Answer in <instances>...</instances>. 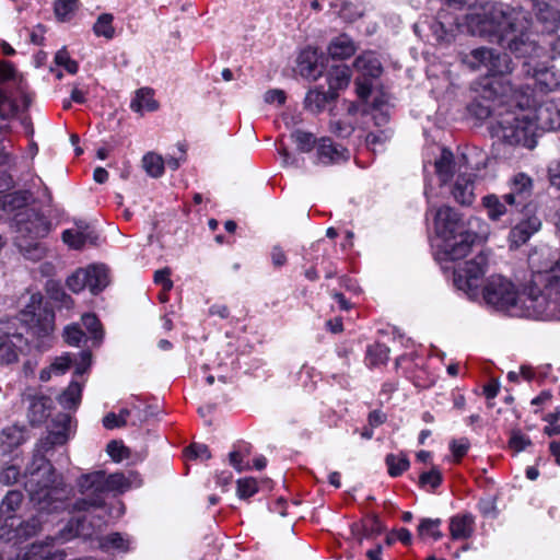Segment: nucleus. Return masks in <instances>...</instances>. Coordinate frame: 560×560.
<instances>
[{"mask_svg": "<svg viewBox=\"0 0 560 560\" xmlns=\"http://www.w3.org/2000/svg\"><path fill=\"white\" fill-rule=\"evenodd\" d=\"M509 243L511 249H517L525 244V218L524 214L518 215L516 224L511 229L509 234Z\"/></svg>", "mask_w": 560, "mask_h": 560, "instance_id": "nucleus-39", "label": "nucleus"}, {"mask_svg": "<svg viewBox=\"0 0 560 560\" xmlns=\"http://www.w3.org/2000/svg\"><path fill=\"white\" fill-rule=\"evenodd\" d=\"M59 421L62 423V429L58 431H51L48 434L46 439V444H48L49 446L62 445L69 439V425L71 422L70 417L68 415H61Z\"/></svg>", "mask_w": 560, "mask_h": 560, "instance_id": "nucleus-36", "label": "nucleus"}, {"mask_svg": "<svg viewBox=\"0 0 560 560\" xmlns=\"http://www.w3.org/2000/svg\"><path fill=\"white\" fill-rule=\"evenodd\" d=\"M385 463L388 468V474L392 477L400 476L410 466L409 459L404 453H399L398 455L388 454L385 458Z\"/></svg>", "mask_w": 560, "mask_h": 560, "instance_id": "nucleus-34", "label": "nucleus"}, {"mask_svg": "<svg viewBox=\"0 0 560 560\" xmlns=\"http://www.w3.org/2000/svg\"><path fill=\"white\" fill-rule=\"evenodd\" d=\"M527 317H534L536 319H547L555 315L556 311H559V306H556L549 296L545 293L541 287H535L533 283L527 287Z\"/></svg>", "mask_w": 560, "mask_h": 560, "instance_id": "nucleus-16", "label": "nucleus"}, {"mask_svg": "<svg viewBox=\"0 0 560 560\" xmlns=\"http://www.w3.org/2000/svg\"><path fill=\"white\" fill-rule=\"evenodd\" d=\"M389 138L390 133L388 130H380L377 132L368 133L365 141L368 145H376L385 143Z\"/></svg>", "mask_w": 560, "mask_h": 560, "instance_id": "nucleus-60", "label": "nucleus"}, {"mask_svg": "<svg viewBox=\"0 0 560 560\" xmlns=\"http://www.w3.org/2000/svg\"><path fill=\"white\" fill-rule=\"evenodd\" d=\"M485 301L493 307L522 316V307L517 306L518 293L515 285L504 277L492 276L483 288Z\"/></svg>", "mask_w": 560, "mask_h": 560, "instance_id": "nucleus-10", "label": "nucleus"}, {"mask_svg": "<svg viewBox=\"0 0 560 560\" xmlns=\"http://www.w3.org/2000/svg\"><path fill=\"white\" fill-rule=\"evenodd\" d=\"M509 447L516 454L525 448V440L521 430H515L512 432L509 441Z\"/></svg>", "mask_w": 560, "mask_h": 560, "instance_id": "nucleus-62", "label": "nucleus"}, {"mask_svg": "<svg viewBox=\"0 0 560 560\" xmlns=\"http://www.w3.org/2000/svg\"><path fill=\"white\" fill-rule=\"evenodd\" d=\"M32 195L28 191H13L0 196V209L5 212H20L26 209Z\"/></svg>", "mask_w": 560, "mask_h": 560, "instance_id": "nucleus-27", "label": "nucleus"}, {"mask_svg": "<svg viewBox=\"0 0 560 560\" xmlns=\"http://www.w3.org/2000/svg\"><path fill=\"white\" fill-rule=\"evenodd\" d=\"M471 35L497 43L513 54L524 52L525 13L505 3H486L466 15Z\"/></svg>", "mask_w": 560, "mask_h": 560, "instance_id": "nucleus-2", "label": "nucleus"}, {"mask_svg": "<svg viewBox=\"0 0 560 560\" xmlns=\"http://www.w3.org/2000/svg\"><path fill=\"white\" fill-rule=\"evenodd\" d=\"M463 62L471 69L485 68L489 74L511 73L512 62L508 55L499 54L492 48L479 47L465 55Z\"/></svg>", "mask_w": 560, "mask_h": 560, "instance_id": "nucleus-11", "label": "nucleus"}, {"mask_svg": "<svg viewBox=\"0 0 560 560\" xmlns=\"http://www.w3.org/2000/svg\"><path fill=\"white\" fill-rule=\"evenodd\" d=\"M510 191L499 197L490 194L482 198V206L491 221H500L504 215H522L525 210V173L514 175L509 182Z\"/></svg>", "mask_w": 560, "mask_h": 560, "instance_id": "nucleus-7", "label": "nucleus"}, {"mask_svg": "<svg viewBox=\"0 0 560 560\" xmlns=\"http://www.w3.org/2000/svg\"><path fill=\"white\" fill-rule=\"evenodd\" d=\"M89 267L80 268L75 270L71 276L67 279V287L73 292L79 293L89 285Z\"/></svg>", "mask_w": 560, "mask_h": 560, "instance_id": "nucleus-37", "label": "nucleus"}, {"mask_svg": "<svg viewBox=\"0 0 560 560\" xmlns=\"http://www.w3.org/2000/svg\"><path fill=\"white\" fill-rule=\"evenodd\" d=\"M55 314L43 306L40 294H32L30 303L18 317L0 319V363L12 364L28 347L24 330L32 334L34 346L44 350L51 345Z\"/></svg>", "mask_w": 560, "mask_h": 560, "instance_id": "nucleus-1", "label": "nucleus"}, {"mask_svg": "<svg viewBox=\"0 0 560 560\" xmlns=\"http://www.w3.org/2000/svg\"><path fill=\"white\" fill-rule=\"evenodd\" d=\"M533 58L527 61V67L533 69L532 80L533 86L535 90L546 93L549 91H553L558 86H560V75L552 69V67L547 66L545 62L541 67H537L533 65Z\"/></svg>", "mask_w": 560, "mask_h": 560, "instance_id": "nucleus-20", "label": "nucleus"}, {"mask_svg": "<svg viewBox=\"0 0 560 560\" xmlns=\"http://www.w3.org/2000/svg\"><path fill=\"white\" fill-rule=\"evenodd\" d=\"M85 335L78 325H70L65 328L63 338L70 346H79Z\"/></svg>", "mask_w": 560, "mask_h": 560, "instance_id": "nucleus-52", "label": "nucleus"}, {"mask_svg": "<svg viewBox=\"0 0 560 560\" xmlns=\"http://www.w3.org/2000/svg\"><path fill=\"white\" fill-rule=\"evenodd\" d=\"M77 9L78 0H56L54 7L56 18L61 22L68 21Z\"/></svg>", "mask_w": 560, "mask_h": 560, "instance_id": "nucleus-40", "label": "nucleus"}, {"mask_svg": "<svg viewBox=\"0 0 560 560\" xmlns=\"http://www.w3.org/2000/svg\"><path fill=\"white\" fill-rule=\"evenodd\" d=\"M130 416L129 409H121L119 413L109 412L103 418V425L113 430L115 428L125 427L127 424V418Z\"/></svg>", "mask_w": 560, "mask_h": 560, "instance_id": "nucleus-42", "label": "nucleus"}, {"mask_svg": "<svg viewBox=\"0 0 560 560\" xmlns=\"http://www.w3.org/2000/svg\"><path fill=\"white\" fill-rule=\"evenodd\" d=\"M52 229L51 221L34 208H26L14 214L13 244L27 260L39 261L48 253L42 242Z\"/></svg>", "mask_w": 560, "mask_h": 560, "instance_id": "nucleus-4", "label": "nucleus"}, {"mask_svg": "<svg viewBox=\"0 0 560 560\" xmlns=\"http://www.w3.org/2000/svg\"><path fill=\"white\" fill-rule=\"evenodd\" d=\"M490 234L489 224L477 217H471L465 222L464 238H460L459 243H454L452 254L455 258L465 257L474 243L486 241Z\"/></svg>", "mask_w": 560, "mask_h": 560, "instance_id": "nucleus-13", "label": "nucleus"}, {"mask_svg": "<svg viewBox=\"0 0 560 560\" xmlns=\"http://www.w3.org/2000/svg\"><path fill=\"white\" fill-rule=\"evenodd\" d=\"M292 138L296 143L298 150L301 152H310L314 148L315 138L310 132L296 130L292 133Z\"/></svg>", "mask_w": 560, "mask_h": 560, "instance_id": "nucleus-44", "label": "nucleus"}, {"mask_svg": "<svg viewBox=\"0 0 560 560\" xmlns=\"http://www.w3.org/2000/svg\"><path fill=\"white\" fill-rule=\"evenodd\" d=\"M334 98L330 97V91H324V90H311L306 94L305 97V106L314 113H318L323 110L326 106V104Z\"/></svg>", "mask_w": 560, "mask_h": 560, "instance_id": "nucleus-33", "label": "nucleus"}, {"mask_svg": "<svg viewBox=\"0 0 560 560\" xmlns=\"http://www.w3.org/2000/svg\"><path fill=\"white\" fill-rule=\"evenodd\" d=\"M468 448L469 442L467 439L454 440L451 443V450L457 459L462 458L467 453Z\"/></svg>", "mask_w": 560, "mask_h": 560, "instance_id": "nucleus-63", "label": "nucleus"}, {"mask_svg": "<svg viewBox=\"0 0 560 560\" xmlns=\"http://www.w3.org/2000/svg\"><path fill=\"white\" fill-rule=\"evenodd\" d=\"M18 105L0 90V118L9 119L16 115Z\"/></svg>", "mask_w": 560, "mask_h": 560, "instance_id": "nucleus-45", "label": "nucleus"}, {"mask_svg": "<svg viewBox=\"0 0 560 560\" xmlns=\"http://www.w3.org/2000/svg\"><path fill=\"white\" fill-rule=\"evenodd\" d=\"M82 323L95 340L100 341L103 338L100 320L94 314H84L82 316Z\"/></svg>", "mask_w": 560, "mask_h": 560, "instance_id": "nucleus-48", "label": "nucleus"}, {"mask_svg": "<svg viewBox=\"0 0 560 560\" xmlns=\"http://www.w3.org/2000/svg\"><path fill=\"white\" fill-rule=\"evenodd\" d=\"M55 61L58 66L65 67V69L71 74H74L78 72V69H79L78 62L70 58L66 48L60 49L56 54Z\"/></svg>", "mask_w": 560, "mask_h": 560, "instance_id": "nucleus-50", "label": "nucleus"}, {"mask_svg": "<svg viewBox=\"0 0 560 560\" xmlns=\"http://www.w3.org/2000/svg\"><path fill=\"white\" fill-rule=\"evenodd\" d=\"M465 222L459 213L448 206H443L435 210L434 230L439 237L442 238V248L451 260H457L452 254L454 243H459L464 238Z\"/></svg>", "mask_w": 560, "mask_h": 560, "instance_id": "nucleus-9", "label": "nucleus"}, {"mask_svg": "<svg viewBox=\"0 0 560 560\" xmlns=\"http://www.w3.org/2000/svg\"><path fill=\"white\" fill-rule=\"evenodd\" d=\"M317 158L323 164L338 163L349 159V151L335 145L329 138H322L317 147Z\"/></svg>", "mask_w": 560, "mask_h": 560, "instance_id": "nucleus-22", "label": "nucleus"}, {"mask_svg": "<svg viewBox=\"0 0 560 560\" xmlns=\"http://www.w3.org/2000/svg\"><path fill=\"white\" fill-rule=\"evenodd\" d=\"M355 70L365 78H377L382 73V65L376 55L366 51L355 58L353 63Z\"/></svg>", "mask_w": 560, "mask_h": 560, "instance_id": "nucleus-24", "label": "nucleus"}, {"mask_svg": "<svg viewBox=\"0 0 560 560\" xmlns=\"http://www.w3.org/2000/svg\"><path fill=\"white\" fill-rule=\"evenodd\" d=\"M104 547H113L119 550H127V541L119 533H113L106 536L103 540Z\"/></svg>", "mask_w": 560, "mask_h": 560, "instance_id": "nucleus-54", "label": "nucleus"}, {"mask_svg": "<svg viewBox=\"0 0 560 560\" xmlns=\"http://www.w3.org/2000/svg\"><path fill=\"white\" fill-rule=\"evenodd\" d=\"M93 529L86 526V517L70 520L57 535L47 536L45 540L33 542L23 555L16 560H66V553L62 550H52L56 544H63L74 537L82 536L84 538L93 535Z\"/></svg>", "mask_w": 560, "mask_h": 560, "instance_id": "nucleus-6", "label": "nucleus"}, {"mask_svg": "<svg viewBox=\"0 0 560 560\" xmlns=\"http://www.w3.org/2000/svg\"><path fill=\"white\" fill-rule=\"evenodd\" d=\"M142 166L151 177H160L164 172V161L161 155L150 152L142 158Z\"/></svg>", "mask_w": 560, "mask_h": 560, "instance_id": "nucleus-35", "label": "nucleus"}, {"mask_svg": "<svg viewBox=\"0 0 560 560\" xmlns=\"http://www.w3.org/2000/svg\"><path fill=\"white\" fill-rule=\"evenodd\" d=\"M534 11L541 31L555 34L560 27V0H534Z\"/></svg>", "mask_w": 560, "mask_h": 560, "instance_id": "nucleus-15", "label": "nucleus"}, {"mask_svg": "<svg viewBox=\"0 0 560 560\" xmlns=\"http://www.w3.org/2000/svg\"><path fill=\"white\" fill-rule=\"evenodd\" d=\"M49 416V399L46 397H34L28 406L27 417L32 424L42 423Z\"/></svg>", "mask_w": 560, "mask_h": 560, "instance_id": "nucleus-31", "label": "nucleus"}, {"mask_svg": "<svg viewBox=\"0 0 560 560\" xmlns=\"http://www.w3.org/2000/svg\"><path fill=\"white\" fill-rule=\"evenodd\" d=\"M442 481V476L440 471L435 468L431 469L428 472H423L420 476L421 485H430L433 489L439 487Z\"/></svg>", "mask_w": 560, "mask_h": 560, "instance_id": "nucleus-56", "label": "nucleus"}, {"mask_svg": "<svg viewBox=\"0 0 560 560\" xmlns=\"http://www.w3.org/2000/svg\"><path fill=\"white\" fill-rule=\"evenodd\" d=\"M355 51L357 46L354 42L346 34L334 38L328 46V52L334 59L350 58Z\"/></svg>", "mask_w": 560, "mask_h": 560, "instance_id": "nucleus-26", "label": "nucleus"}, {"mask_svg": "<svg viewBox=\"0 0 560 560\" xmlns=\"http://www.w3.org/2000/svg\"><path fill=\"white\" fill-rule=\"evenodd\" d=\"M265 101L269 104L278 103L281 105L285 101V94L282 90H269L265 94Z\"/></svg>", "mask_w": 560, "mask_h": 560, "instance_id": "nucleus-64", "label": "nucleus"}, {"mask_svg": "<svg viewBox=\"0 0 560 560\" xmlns=\"http://www.w3.org/2000/svg\"><path fill=\"white\" fill-rule=\"evenodd\" d=\"M62 242L71 249H81L86 244L95 245L97 234L93 226L83 220L74 222V226L65 230L61 235Z\"/></svg>", "mask_w": 560, "mask_h": 560, "instance_id": "nucleus-17", "label": "nucleus"}, {"mask_svg": "<svg viewBox=\"0 0 560 560\" xmlns=\"http://www.w3.org/2000/svg\"><path fill=\"white\" fill-rule=\"evenodd\" d=\"M22 501L23 494L21 491H9L0 504V517L5 520L12 518L14 513L19 510Z\"/></svg>", "mask_w": 560, "mask_h": 560, "instance_id": "nucleus-32", "label": "nucleus"}, {"mask_svg": "<svg viewBox=\"0 0 560 560\" xmlns=\"http://www.w3.org/2000/svg\"><path fill=\"white\" fill-rule=\"evenodd\" d=\"M113 15L109 13L101 14L94 26L93 31L96 36H104L107 39H112L115 35V28L113 27Z\"/></svg>", "mask_w": 560, "mask_h": 560, "instance_id": "nucleus-38", "label": "nucleus"}, {"mask_svg": "<svg viewBox=\"0 0 560 560\" xmlns=\"http://www.w3.org/2000/svg\"><path fill=\"white\" fill-rule=\"evenodd\" d=\"M368 355L371 364L377 365L388 360L389 349L382 343H375L368 349Z\"/></svg>", "mask_w": 560, "mask_h": 560, "instance_id": "nucleus-43", "label": "nucleus"}, {"mask_svg": "<svg viewBox=\"0 0 560 560\" xmlns=\"http://www.w3.org/2000/svg\"><path fill=\"white\" fill-rule=\"evenodd\" d=\"M499 135L509 145H518L525 139V110L521 105L500 114Z\"/></svg>", "mask_w": 560, "mask_h": 560, "instance_id": "nucleus-12", "label": "nucleus"}, {"mask_svg": "<svg viewBox=\"0 0 560 560\" xmlns=\"http://www.w3.org/2000/svg\"><path fill=\"white\" fill-rule=\"evenodd\" d=\"M82 385L78 382H71L69 386L59 395L58 401L63 409H77L81 402Z\"/></svg>", "mask_w": 560, "mask_h": 560, "instance_id": "nucleus-28", "label": "nucleus"}, {"mask_svg": "<svg viewBox=\"0 0 560 560\" xmlns=\"http://www.w3.org/2000/svg\"><path fill=\"white\" fill-rule=\"evenodd\" d=\"M560 129V100L542 96L527 103V135L538 137L540 133Z\"/></svg>", "mask_w": 560, "mask_h": 560, "instance_id": "nucleus-8", "label": "nucleus"}, {"mask_svg": "<svg viewBox=\"0 0 560 560\" xmlns=\"http://www.w3.org/2000/svg\"><path fill=\"white\" fill-rule=\"evenodd\" d=\"M257 492V482L254 478H243L237 481V494L245 499Z\"/></svg>", "mask_w": 560, "mask_h": 560, "instance_id": "nucleus-51", "label": "nucleus"}, {"mask_svg": "<svg viewBox=\"0 0 560 560\" xmlns=\"http://www.w3.org/2000/svg\"><path fill=\"white\" fill-rule=\"evenodd\" d=\"M133 472H114L107 475L104 470H96L82 475L77 486L81 494L86 498L78 500L73 508L77 511H85L90 508H101L104 504L102 494L113 493L115 495L128 491L132 487Z\"/></svg>", "mask_w": 560, "mask_h": 560, "instance_id": "nucleus-5", "label": "nucleus"}, {"mask_svg": "<svg viewBox=\"0 0 560 560\" xmlns=\"http://www.w3.org/2000/svg\"><path fill=\"white\" fill-rule=\"evenodd\" d=\"M299 69L302 75L316 79L319 74L316 65L312 61L310 54H302L299 57Z\"/></svg>", "mask_w": 560, "mask_h": 560, "instance_id": "nucleus-46", "label": "nucleus"}, {"mask_svg": "<svg viewBox=\"0 0 560 560\" xmlns=\"http://www.w3.org/2000/svg\"><path fill=\"white\" fill-rule=\"evenodd\" d=\"M89 272L90 277L88 289L91 293L97 294L108 284L107 269L103 265H93L89 267Z\"/></svg>", "mask_w": 560, "mask_h": 560, "instance_id": "nucleus-29", "label": "nucleus"}, {"mask_svg": "<svg viewBox=\"0 0 560 560\" xmlns=\"http://www.w3.org/2000/svg\"><path fill=\"white\" fill-rule=\"evenodd\" d=\"M25 489L31 501L37 506L38 513L25 521L18 528L20 537L28 538L43 530L46 516L63 509V502L57 500L52 488L55 469L40 453H35L25 471Z\"/></svg>", "mask_w": 560, "mask_h": 560, "instance_id": "nucleus-3", "label": "nucleus"}, {"mask_svg": "<svg viewBox=\"0 0 560 560\" xmlns=\"http://www.w3.org/2000/svg\"><path fill=\"white\" fill-rule=\"evenodd\" d=\"M372 78L360 77L355 80L357 93L361 100H366L371 94Z\"/></svg>", "mask_w": 560, "mask_h": 560, "instance_id": "nucleus-58", "label": "nucleus"}, {"mask_svg": "<svg viewBox=\"0 0 560 560\" xmlns=\"http://www.w3.org/2000/svg\"><path fill=\"white\" fill-rule=\"evenodd\" d=\"M467 164L466 154H460L455 160L454 154L448 149L443 148L440 158L434 162V167L441 183L446 184L453 177L455 167L460 173L463 167L467 168Z\"/></svg>", "mask_w": 560, "mask_h": 560, "instance_id": "nucleus-19", "label": "nucleus"}, {"mask_svg": "<svg viewBox=\"0 0 560 560\" xmlns=\"http://www.w3.org/2000/svg\"><path fill=\"white\" fill-rule=\"evenodd\" d=\"M338 15L347 21H354L361 15V12L352 3L341 2Z\"/></svg>", "mask_w": 560, "mask_h": 560, "instance_id": "nucleus-57", "label": "nucleus"}, {"mask_svg": "<svg viewBox=\"0 0 560 560\" xmlns=\"http://www.w3.org/2000/svg\"><path fill=\"white\" fill-rule=\"evenodd\" d=\"M532 282L535 287H541L550 301L559 306L560 311V262L549 270L534 271Z\"/></svg>", "mask_w": 560, "mask_h": 560, "instance_id": "nucleus-18", "label": "nucleus"}, {"mask_svg": "<svg viewBox=\"0 0 560 560\" xmlns=\"http://www.w3.org/2000/svg\"><path fill=\"white\" fill-rule=\"evenodd\" d=\"M20 477V467L16 465H7L0 470V483L4 486H10L18 482Z\"/></svg>", "mask_w": 560, "mask_h": 560, "instance_id": "nucleus-47", "label": "nucleus"}, {"mask_svg": "<svg viewBox=\"0 0 560 560\" xmlns=\"http://www.w3.org/2000/svg\"><path fill=\"white\" fill-rule=\"evenodd\" d=\"M130 107L137 113L153 112L158 108V103L153 98V92L150 89H140L137 91L135 98L131 101Z\"/></svg>", "mask_w": 560, "mask_h": 560, "instance_id": "nucleus-30", "label": "nucleus"}, {"mask_svg": "<svg viewBox=\"0 0 560 560\" xmlns=\"http://www.w3.org/2000/svg\"><path fill=\"white\" fill-rule=\"evenodd\" d=\"M171 269L165 267L156 270L154 273V282L161 284L164 291H170L173 288V281L170 279Z\"/></svg>", "mask_w": 560, "mask_h": 560, "instance_id": "nucleus-55", "label": "nucleus"}, {"mask_svg": "<svg viewBox=\"0 0 560 560\" xmlns=\"http://www.w3.org/2000/svg\"><path fill=\"white\" fill-rule=\"evenodd\" d=\"M474 517L470 514L455 515L450 521V533L454 540L468 539L474 533Z\"/></svg>", "mask_w": 560, "mask_h": 560, "instance_id": "nucleus-25", "label": "nucleus"}, {"mask_svg": "<svg viewBox=\"0 0 560 560\" xmlns=\"http://www.w3.org/2000/svg\"><path fill=\"white\" fill-rule=\"evenodd\" d=\"M329 129L335 136L339 138H347L354 131L353 125L350 121L342 119L330 121Z\"/></svg>", "mask_w": 560, "mask_h": 560, "instance_id": "nucleus-49", "label": "nucleus"}, {"mask_svg": "<svg viewBox=\"0 0 560 560\" xmlns=\"http://www.w3.org/2000/svg\"><path fill=\"white\" fill-rule=\"evenodd\" d=\"M107 454L115 460L120 462L128 456V450L121 442L110 441L106 446Z\"/></svg>", "mask_w": 560, "mask_h": 560, "instance_id": "nucleus-53", "label": "nucleus"}, {"mask_svg": "<svg viewBox=\"0 0 560 560\" xmlns=\"http://www.w3.org/2000/svg\"><path fill=\"white\" fill-rule=\"evenodd\" d=\"M188 452L191 454L194 458L209 459L211 457V453L206 444L201 443H192L188 447Z\"/></svg>", "mask_w": 560, "mask_h": 560, "instance_id": "nucleus-61", "label": "nucleus"}, {"mask_svg": "<svg viewBox=\"0 0 560 560\" xmlns=\"http://www.w3.org/2000/svg\"><path fill=\"white\" fill-rule=\"evenodd\" d=\"M351 78V70L346 65L334 66L327 74L328 90L330 97L336 98L338 91L348 86Z\"/></svg>", "mask_w": 560, "mask_h": 560, "instance_id": "nucleus-23", "label": "nucleus"}, {"mask_svg": "<svg viewBox=\"0 0 560 560\" xmlns=\"http://www.w3.org/2000/svg\"><path fill=\"white\" fill-rule=\"evenodd\" d=\"M70 364H71V358L68 354H66V355L56 358L54 360V362L50 364V366L54 371V374L61 375V374H65L69 370Z\"/></svg>", "mask_w": 560, "mask_h": 560, "instance_id": "nucleus-59", "label": "nucleus"}, {"mask_svg": "<svg viewBox=\"0 0 560 560\" xmlns=\"http://www.w3.org/2000/svg\"><path fill=\"white\" fill-rule=\"evenodd\" d=\"M475 175L465 172L458 173L456 180L452 187L454 199L463 205L470 206L475 200Z\"/></svg>", "mask_w": 560, "mask_h": 560, "instance_id": "nucleus-21", "label": "nucleus"}, {"mask_svg": "<svg viewBox=\"0 0 560 560\" xmlns=\"http://www.w3.org/2000/svg\"><path fill=\"white\" fill-rule=\"evenodd\" d=\"M488 255L483 252L465 262V266L455 272L454 282L460 290L470 291L478 287L477 281L486 273Z\"/></svg>", "mask_w": 560, "mask_h": 560, "instance_id": "nucleus-14", "label": "nucleus"}, {"mask_svg": "<svg viewBox=\"0 0 560 560\" xmlns=\"http://www.w3.org/2000/svg\"><path fill=\"white\" fill-rule=\"evenodd\" d=\"M441 525L440 518H423L418 526V533L420 537L431 536L435 540L442 537V533L439 529Z\"/></svg>", "mask_w": 560, "mask_h": 560, "instance_id": "nucleus-41", "label": "nucleus"}]
</instances>
